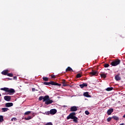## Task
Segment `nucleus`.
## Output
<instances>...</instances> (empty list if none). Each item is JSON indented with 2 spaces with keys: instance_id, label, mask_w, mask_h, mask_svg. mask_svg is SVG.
I'll use <instances>...</instances> for the list:
<instances>
[{
  "instance_id": "obj_39",
  "label": "nucleus",
  "mask_w": 125,
  "mask_h": 125,
  "mask_svg": "<svg viewBox=\"0 0 125 125\" xmlns=\"http://www.w3.org/2000/svg\"><path fill=\"white\" fill-rule=\"evenodd\" d=\"M123 118H125V114L123 115Z\"/></svg>"
},
{
  "instance_id": "obj_19",
  "label": "nucleus",
  "mask_w": 125,
  "mask_h": 125,
  "mask_svg": "<svg viewBox=\"0 0 125 125\" xmlns=\"http://www.w3.org/2000/svg\"><path fill=\"white\" fill-rule=\"evenodd\" d=\"M65 71L66 72H73V69H72L70 66H68Z\"/></svg>"
},
{
  "instance_id": "obj_38",
  "label": "nucleus",
  "mask_w": 125,
  "mask_h": 125,
  "mask_svg": "<svg viewBox=\"0 0 125 125\" xmlns=\"http://www.w3.org/2000/svg\"><path fill=\"white\" fill-rule=\"evenodd\" d=\"M36 90V89L35 88H32V91H35Z\"/></svg>"
},
{
  "instance_id": "obj_30",
  "label": "nucleus",
  "mask_w": 125,
  "mask_h": 125,
  "mask_svg": "<svg viewBox=\"0 0 125 125\" xmlns=\"http://www.w3.org/2000/svg\"><path fill=\"white\" fill-rule=\"evenodd\" d=\"M112 119H113V118H112V117H108V118L107 119V121L108 122H110V121H111V120H112Z\"/></svg>"
},
{
  "instance_id": "obj_14",
  "label": "nucleus",
  "mask_w": 125,
  "mask_h": 125,
  "mask_svg": "<svg viewBox=\"0 0 125 125\" xmlns=\"http://www.w3.org/2000/svg\"><path fill=\"white\" fill-rule=\"evenodd\" d=\"M115 79L116 81H121V77H120V74L116 75L115 76Z\"/></svg>"
},
{
  "instance_id": "obj_10",
  "label": "nucleus",
  "mask_w": 125,
  "mask_h": 125,
  "mask_svg": "<svg viewBox=\"0 0 125 125\" xmlns=\"http://www.w3.org/2000/svg\"><path fill=\"white\" fill-rule=\"evenodd\" d=\"M4 99L6 101H10V100H11V97L10 96H5L4 97Z\"/></svg>"
},
{
  "instance_id": "obj_27",
  "label": "nucleus",
  "mask_w": 125,
  "mask_h": 125,
  "mask_svg": "<svg viewBox=\"0 0 125 125\" xmlns=\"http://www.w3.org/2000/svg\"><path fill=\"white\" fill-rule=\"evenodd\" d=\"M31 119H32V116H28L27 118H25L24 120L28 121V120H31Z\"/></svg>"
},
{
  "instance_id": "obj_4",
  "label": "nucleus",
  "mask_w": 125,
  "mask_h": 125,
  "mask_svg": "<svg viewBox=\"0 0 125 125\" xmlns=\"http://www.w3.org/2000/svg\"><path fill=\"white\" fill-rule=\"evenodd\" d=\"M120 63H121V60L119 59H117L111 62V65L115 67L116 66H118Z\"/></svg>"
},
{
  "instance_id": "obj_12",
  "label": "nucleus",
  "mask_w": 125,
  "mask_h": 125,
  "mask_svg": "<svg viewBox=\"0 0 125 125\" xmlns=\"http://www.w3.org/2000/svg\"><path fill=\"white\" fill-rule=\"evenodd\" d=\"M5 107H12L13 106V103H7L5 104Z\"/></svg>"
},
{
  "instance_id": "obj_26",
  "label": "nucleus",
  "mask_w": 125,
  "mask_h": 125,
  "mask_svg": "<svg viewBox=\"0 0 125 125\" xmlns=\"http://www.w3.org/2000/svg\"><path fill=\"white\" fill-rule=\"evenodd\" d=\"M76 78L77 79H79V78H82V74H81L80 73L77 74L76 75Z\"/></svg>"
},
{
  "instance_id": "obj_36",
  "label": "nucleus",
  "mask_w": 125,
  "mask_h": 125,
  "mask_svg": "<svg viewBox=\"0 0 125 125\" xmlns=\"http://www.w3.org/2000/svg\"><path fill=\"white\" fill-rule=\"evenodd\" d=\"M51 77L52 79H55L56 76H55V75H51Z\"/></svg>"
},
{
  "instance_id": "obj_5",
  "label": "nucleus",
  "mask_w": 125,
  "mask_h": 125,
  "mask_svg": "<svg viewBox=\"0 0 125 125\" xmlns=\"http://www.w3.org/2000/svg\"><path fill=\"white\" fill-rule=\"evenodd\" d=\"M76 116V112H71L69 114V115L67 117L66 119L67 120H70V119H71V120L75 117Z\"/></svg>"
},
{
  "instance_id": "obj_6",
  "label": "nucleus",
  "mask_w": 125,
  "mask_h": 125,
  "mask_svg": "<svg viewBox=\"0 0 125 125\" xmlns=\"http://www.w3.org/2000/svg\"><path fill=\"white\" fill-rule=\"evenodd\" d=\"M89 75L92 77V76H95V75H98V71L96 70H92V72H89Z\"/></svg>"
},
{
  "instance_id": "obj_29",
  "label": "nucleus",
  "mask_w": 125,
  "mask_h": 125,
  "mask_svg": "<svg viewBox=\"0 0 125 125\" xmlns=\"http://www.w3.org/2000/svg\"><path fill=\"white\" fill-rule=\"evenodd\" d=\"M7 76L8 77H13V74L12 73H7Z\"/></svg>"
},
{
  "instance_id": "obj_11",
  "label": "nucleus",
  "mask_w": 125,
  "mask_h": 125,
  "mask_svg": "<svg viewBox=\"0 0 125 125\" xmlns=\"http://www.w3.org/2000/svg\"><path fill=\"white\" fill-rule=\"evenodd\" d=\"M113 112H114V109L113 108H110L107 110V114L108 116H110Z\"/></svg>"
},
{
  "instance_id": "obj_28",
  "label": "nucleus",
  "mask_w": 125,
  "mask_h": 125,
  "mask_svg": "<svg viewBox=\"0 0 125 125\" xmlns=\"http://www.w3.org/2000/svg\"><path fill=\"white\" fill-rule=\"evenodd\" d=\"M104 68H108V67H109V64L108 63H105L104 65Z\"/></svg>"
},
{
  "instance_id": "obj_15",
  "label": "nucleus",
  "mask_w": 125,
  "mask_h": 125,
  "mask_svg": "<svg viewBox=\"0 0 125 125\" xmlns=\"http://www.w3.org/2000/svg\"><path fill=\"white\" fill-rule=\"evenodd\" d=\"M79 86H80L81 88H83L84 86H87V84L86 83H83V84H80Z\"/></svg>"
},
{
  "instance_id": "obj_3",
  "label": "nucleus",
  "mask_w": 125,
  "mask_h": 125,
  "mask_svg": "<svg viewBox=\"0 0 125 125\" xmlns=\"http://www.w3.org/2000/svg\"><path fill=\"white\" fill-rule=\"evenodd\" d=\"M43 84L45 85H58V86H61V84H59L58 83L54 82L53 81H51L50 82H44Z\"/></svg>"
},
{
  "instance_id": "obj_9",
  "label": "nucleus",
  "mask_w": 125,
  "mask_h": 125,
  "mask_svg": "<svg viewBox=\"0 0 125 125\" xmlns=\"http://www.w3.org/2000/svg\"><path fill=\"white\" fill-rule=\"evenodd\" d=\"M61 83H62L63 86H68V85H69V84H68V83L66 82L65 80H62Z\"/></svg>"
},
{
  "instance_id": "obj_18",
  "label": "nucleus",
  "mask_w": 125,
  "mask_h": 125,
  "mask_svg": "<svg viewBox=\"0 0 125 125\" xmlns=\"http://www.w3.org/2000/svg\"><path fill=\"white\" fill-rule=\"evenodd\" d=\"M1 110H1L2 112H7V111H8L9 109H8V108L7 107H4V108H2Z\"/></svg>"
},
{
  "instance_id": "obj_8",
  "label": "nucleus",
  "mask_w": 125,
  "mask_h": 125,
  "mask_svg": "<svg viewBox=\"0 0 125 125\" xmlns=\"http://www.w3.org/2000/svg\"><path fill=\"white\" fill-rule=\"evenodd\" d=\"M57 113V110L56 109H52L50 110V113L51 115H55Z\"/></svg>"
},
{
  "instance_id": "obj_42",
  "label": "nucleus",
  "mask_w": 125,
  "mask_h": 125,
  "mask_svg": "<svg viewBox=\"0 0 125 125\" xmlns=\"http://www.w3.org/2000/svg\"><path fill=\"white\" fill-rule=\"evenodd\" d=\"M8 79H9V80H11V79H10V78H8Z\"/></svg>"
},
{
  "instance_id": "obj_21",
  "label": "nucleus",
  "mask_w": 125,
  "mask_h": 125,
  "mask_svg": "<svg viewBox=\"0 0 125 125\" xmlns=\"http://www.w3.org/2000/svg\"><path fill=\"white\" fill-rule=\"evenodd\" d=\"M112 118V119H113V120H115V121H119V120H120V118H119L118 116H114Z\"/></svg>"
},
{
  "instance_id": "obj_34",
  "label": "nucleus",
  "mask_w": 125,
  "mask_h": 125,
  "mask_svg": "<svg viewBox=\"0 0 125 125\" xmlns=\"http://www.w3.org/2000/svg\"><path fill=\"white\" fill-rule=\"evenodd\" d=\"M45 114L46 115H49V114H50V111H46V112H45Z\"/></svg>"
},
{
  "instance_id": "obj_13",
  "label": "nucleus",
  "mask_w": 125,
  "mask_h": 125,
  "mask_svg": "<svg viewBox=\"0 0 125 125\" xmlns=\"http://www.w3.org/2000/svg\"><path fill=\"white\" fill-rule=\"evenodd\" d=\"M8 73V70H5L1 72L2 75H4V76H7V74Z\"/></svg>"
},
{
  "instance_id": "obj_17",
  "label": "nucleus",
  "mask_w": 125,
  "mask_h": 125,
  "mask_svg": "<svg viewBox=\"0 0 125 125\" xmlns=\"http://www.w3.org/2000/svg\"><path fill=\"white\" fill-rule=\"evenodd\" d=\"M47 96V95H46V96H41V97H39V101H42V100H43V101H44V99L45 98V97H46Z\"/></svg>"
},
{
  "instance_id": "obj_41",
  "label": "nucleus",
  "mask_w": 125,
  "mask_h": 125,
  "mask_svg": "<svg viewBox=\"0 0 125 125\" xmlns=\"http://www.w3.org/2000/svg\"><path fill=\"white\" fill-rule=\"evenodd\" d=\"M63 107H67V106L64 105Z\"/></svg>"
},
{
  "instance_id": "obj_33",
  "label": "nucleus",
  "mask_w": 125,
  "mask_h": 125,
  "mask_svg": "<svg viewBox=\"0 0 125 125\" xmlns=\"http://www.w3.org/2000/svg\"><path fill=\"white\" fill-rule=\"evenodd\" d=\"M13 120H14V121H17V118H12L11 120V121H13Z\"/></svg>"
},
{
  "instance_id": "obj_16",
  "label": "nucleus",
  "mask_w": 125,
  "mask_h": 125,
  "mask_svg": "<svg viewBox=\"0 0 125 125\" xmlns=\"http://www.w3.org/2000/svg\"><path fill=\"white\" fill-rule=\"evenodd\" d=\"M83 96L85 97H91V96L89 95L88 92H84Z\"/></svg>"
},
{
  "instance_id": "obj_40",
  "label": "nucleus",
  "mask_w": 125,
  "mask_h": 125,
  "mask_svg": "<svg viewBox=\"0 0 125 125\" xmlns=\"http://www.w3.org/2000/svg\"><path fill=\"white\" fill-rule=\"evenodd\" d=\"M0 96H1V94H0Z\"/></svg>"
},
{
  "instance_id": "obj_20",
  "label": "nucleus",
  "mask_w": 125,
  "mask_h": 125,
  "mask_svg": "<svg viewBox=\"0 0 125 125\" xmlns=\"http://www.w3.org/2000/svg\"><path fill=\"white\" fill-rule=\"evenodd\" d=\"M72 120H73V122H74V123L78 124V117L75 116Z\"/></svg>"
},
{
  "instance_id": "obj_24",
  "label": "nucleus",
  "mask_w": 125,
  "mask_h": 125,
  "mask_svg": "<svg viewBox=\"0 0 125 125\" xmlns=\"http://www.w3.org/2000/svg\"><path fill=\"white\" fill-rule=\"evenodd\" d=\"M3 122V116L0 115V123H2Z\"/></svg>"
},
{
  "instance_id": "obj_23",
  "label": "nucleus",
  "mask_w": 125,
  "mask_h": 125,
  "mask_svg": "<svg viewBox=\"0 0 125 125\" xmlns=\"http://www.w3.org/2000/svg\"><path fill=\"white\" fill-rule=\"evenodd\" d=\"M101 78H103V79H105V78H106V74H105L104 73H102L101 74Z\"/></svg>"
},
{
  "instance_id": "obj_35",
  "label": "nucleus",
  "mask_w": 125,
  "mask_h": 125,
  "mask_svg": "<svg viewBox=\"0 0 125 125\" xmlns=\"http://www.w3.org/2000/svg\"><path fill=\"white\" fill-rule=\"evenodd\" d=\"M45 125H53L52 123H48L46 124H45Z\"/></svg>"
},
{
  "instance_id": "obj_7",
  "label": "nucleus",
  "mask_w": 125,
  "mask_h": 125,
  "mask_svg": "<svg viewBox=\"0 0 125 125\" xmlns=\"http://www.w3.org/2000/svg\"><path fill=\"white\" fill-rule=\"evenodd\" d=\"M70 111V112H76V111H78V107L76 106H71Z\"/></svg>"
},
{
  "instance_id": "obj_25",
  "label": "nucleus",
  "mask_w": 125,
  "mask_h": 125,
  "mask_svg": "<svg viewBox=\"0 0 125 125\" xmlns=\"http://www.w3.org/2000/svg\"><path fill=\"white\" fill-rule=\"evenodd\" d=\"M42 80L44 81V82H48V78L47 77H43Z\"/></svg>"
},
{
  "instance_id": "obj_32",
  "label": "nucleus",
  "mask_w": 125,
  "mask_h": 125,
  "mask_svg": "<svg viewBox=\"0 0 125 125\" xmlns=\"http://www.w3.org/2000/svg\"><path fill=\"white\" fill-rule=\"evenodd\" d=\"M85 115H89V112L87 110H86L85 111Z\"/></svg>"
},
{
  "instance_id": "obj_2",
  "label": "nucleus",
  "mask_w": 125,
  "mask_h": 125,
  "mask_svg": "<svg viewBox=\"0 0 125 125\" xmlns=\"http://www.w3.org/2000/svg\"><path fill=\"white\" fill-rule=\"evenodd\" d=\"M43 102H45V104L46 105H49L52 103H53V101H52V100H50L49 96L48 95H47V96L45 97L44 101H43Z\"/></svg>"
},
{
  "instance_id": "obj_22",
  "label": "nucleus",
  "mask_w": 125,
  "mask_h": 125,
  "mask_svg": "<svg viewBox=\"0 0 125 125\" xmlns=\"http://www.w3.org/2000/svg\"><path fill=\"white\" fill-rule=\"evenodd\" d=\"M113 87H107V88L105 89V90H106V91H111V90H113Z\"/></svg>"
},
{
  "instance_id": "obj_1",
  "label": "nucleus",
  "mask_w": 125,
  "mask_h": 125,
  "mask_svg": "<svg viewBox=\"0 0 125 125\" xmlns=\"http://www.w3.org/2000/svg\"><path fill=\"white\" fill-rule=\"evenodd\" d=\"M0 90H3L5 91V92H8L9 94H13L15 92V90L14 89L7 88V87H4L1 88Z\"/></svg>"
},
{
  "instance_id": "obj_31",
  "label": "nucleus",
  "mask_w": 125,
  "mask_h": 125,
  "mask_svg": "<svg viewBox=\"0 0 125 125\" xmlns=\"http://www.w3.org/2000/svg\"><path fill=\"white\" fill-rule=\"evenodd\" d=\"M29 114H31V111H26L25 112L24 115H29Z\"/></svg>"
},
{
  "instance_id": "obj_37",
  "label": "nucleus",
  "mask_w": 125,
  "mask_h": 125,
  "mask_svg": "<svg viewBox=\"0 0 125 125\" xmlns=\"http://www.w3.org/2000/svg\"><path fill=\"white\" fill-rule=\"evenodd\" d=\"M16 79H17V76L14 77V80H16Z\"/></svg>"
}]
</instances>
